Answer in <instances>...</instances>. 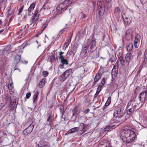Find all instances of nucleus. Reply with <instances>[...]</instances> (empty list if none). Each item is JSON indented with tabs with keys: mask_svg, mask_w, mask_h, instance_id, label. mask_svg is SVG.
I'll use <instances>...</instances> for the list:
<instances>
[{
	"mask_svg": "<svg viewBox=\"0 0 147 147\" xmlns=\"http://www.w3.org/2000/svg\"><path fill=\"white\" fill-rule=\"evenodd\" d=\"M121 134L124 137L123 139L127 144H132L135 142L136 134L134 131L130 129H125L123 130Z\"/></svg>",
	"mask_w": 147,
	"mask_h": 147,
	"instance_id": "1",
	"label": "nucleus"
},
{
	"mask_svg": "<svg viewBox=\"0 0 147 147\" xmlns=\"http://www.w3.org/2000/svg\"><path fill=\"white\" fill-rule=\"evenodd\" d=\"M113 116L117 118L116 119V122L117 123H119L122 121L121 118L123 116V114L121 112V109L120 107L117 108L113 113Z\"/></svg>",
	"mask_w": 147,
	"mask_h": 147,
	"instance_id": "2",
	"label": "nucleus"
},
{
	"mask_svg": "<svg viewBox=\"0 0 147 147\" xmlns=\"http://www.w3.org/2000/svg\"><path fill=\"white\" fill-rule=\"evenodd\" d=\"M98 8L99 11V15L102 16L105 12V6L102 0H98L97 2Z\"/></svg>",
	"mask_w": 147,
	"mask_h": 147,
	"instance_id": "3",
	"label": "nucleus"
},
{
	"mask_svg": "<svg viewBox=\"0 0 147 147\" xmlns=\"http://www.w3.org/2000/svg\"><path fill=\"white\" fill-rule=\"evenodd\" d=\"M138 105V104L136 101L131 99L128 102L127 108H130L136 110Z\"/></svg>",
	"mask_w": 147,
	"mask_h": 147,
	"instance_id": "4",
	"label": "nucleus"
},
{
	"mask_svg": "<svg viewBox=\"0 0 147 147\" xmlns=\"http://www.w3.org/2000/svg\"><path fill=\"white\" fill-rule=\"evenodd\" d=\"M18 98H16L10 103V107L11 110H16L18 104Z\"/></svg>",
	"mask_w": 147,
	"mask_h": 147,
	"instance_id": "5",
	"label": "nucleus"
},
{
	"mask_svg": "<svg viewBox=\"0 0 147 147\" xmlns=\"http://www.w3.org/2000/svg\"><path fill=\"white\" fill-rule=\"evenodd\" d=\"M147 94V90H146L142 92L140 94L138 97L140 101L143 102L145 100Z\"/></svg>",
	"mask_w": 147,
	"mask_h": 147,
	"instance_id": "6",
	"label": "nucleus"
},
{
	"mask_svg": "<svg viewBox=\"0 0 147 147\" xmlns=\"http://www.w3.org/2000/svg\"><path fill=\"white\" fill-rule=\"evenodd\" d=\"M90 43L89 47H90V51L92 53L93 52V49L96 46V41L95 40L93 37L91 38L90 42L89 41Z\"/></svg>",
	"mask_w": 147,
	"mask_h": 147,
	"instance_id": "7",
	"label": "nucleus"
},
{
	"mask_svg": "<svg viewBox=\"0 0 147 147\" xmlns=\"http://www.w3.org/2000/svg\"><path fill=\"white\" fill-rule=\"evenodd\" d=\"M67 2V1L65 0L62 3L59 4L57 8V10L60 11L64 10L65 7L68 6V5H65Z\"/></svg>",
	"mask_w": 147,
	"mask_h": 147,
	"instance_id": "8",
	"label": "nucleus"
},
{
	"mask_svg": "<svg viewBox=\"0 0 147 147\" xmlns=\"http://www.w3.org/2000/svg\"><path fill=\"white\" fill-rule=\"evenodd\" d=\"M40 14L38 13V11L36 10L34 15L31 17V19L36 23V22L38 20Z\"/></svg>",
	"mask_w": 147,
	"mask_h": 147,
	"instance_id": "9",
	"label": "nucleus"
},
{
	"mask_svg": "<svg viewBox=\"0 0 147 147\" xmlns=\"http://www.w3.org/2000/svg\"><path fill=\"white\" fill-rule=\"evenodd\" d=\"M34 126L30 125L27 128L24 130V133L25 135H28L30 134L33 130L34 128Z\"/></svg>",
	"mask_w": 147,
	"mask_h": 147,
	"instance_id": "10",
	"label": "nucleus"
},
{
	"mask_svg": "<svg viewBox=\"0 0 147 147\" xmlns=\"http://www.w3.org/2000/svg\"><path fill=\"white\" fill-rule=\"evenodd\" d=\"M118 125L111 124L109 125H107L105 128L104 130L105 131H108L111 130L115 128V127L118 126Z\"/></svg>",
	"mask_w": 147,
	"mask_h": 147,
	"instance_id": "11",
	"label": "nucleus"
},
{
	"mask_svg": "<svg viewBox=\"0 0 147 147\" xmlns=\"http://www.w3.org/2000/svg\"><path fill=\"white\" fill-rule=\"evenodd\" d=\"M122 17L125 24H128L131 22V20L125 16V14H123V15H122Z\"/></svg>",
	"mask_w": 147,
	"mask_h": 147,
	"instance_id": "12",
	"label": "nucleus"
},
{
	"mask_svg": "<svg viewBox=\"0 0 147 147\" xmlns=\"http://www.w3.org/2000/svg\"><path fill=\"white\" fill-rule=\"evenodd\" d=\"M14 62L16 64L21 62L22 63H24L21 60V55L18 54L16 56L14 59Z\"/></svg>",
	"mask_w": 147,
	"mask_h": 147,
	"instance_id": "13",
	"label": "nucleus"
},
{
	"mask_svg": "<svg viewBox=\"0 0 147 147\" xmlns=\"http://www.w3.org/2000/svg\"><path fill=\"white\" fill-rule=\"evenodd\" d=\"M140 40V37H135L134 40V46L135 48H138L139 45Z\"/></svg>",
	"mask_w": 147,
	"mask_h": 147,
	"instance_id": "14",
	"label": "nucleus"
},
{
	"mask_svg": "<svg viewBox=\"0 0 147 147\" xmlns=\"http://www.w3.org/2000/svg\"><path fill=\"white\" fill-rule=\"evenodd\" d=\"M118 70V64L116 63L114 65L113 67L112 70V72L115 73V74H117Z\"/></svg>",
	"mask_w": 147,
	"mask_h": 147,
	"instance_id": "15",
	"label": "nucleus"
},
{
	"mask_svg": "<svg viewBox=\"0 0 147 147\" xmlns=\"http://www.w3.org/2000/svg\"><path fill=\"white\" fill-rule=\"evenodd\" d=\"M132 57V54L131 53H127L125 56V59L126 62L129 63Z\"/></svg>",
	"mask_w": 147,
	"mask_h": 147,
	"instance_id": "16",
	"label": "nucleus"
},
{
	"mask_svg": "<svg viewBox=\"0 0 147 147\" xmlns=\"http://www.w3.org/2000/svg\"><path fill=\"white\" fill-rule=\"evenodd\" d=\"M144 56L145 57L142 63L143 66L146 65V63L147 62V49L146 50L144 53Z\"/></svg>",
	"mask_w": 147,
	"mask_h": 147,
	"instance_id": "17",
	"label": "nucleus"
},
{
	"mask_svg": "<svg viewBox=\"0 0 147 147\" xmlns=\"http://www.w3.org/2000/svg\"><path fill=\"white\" fill-rule=\"evenodd\" d=\"M79 130V128L76 127L73 128L68 131V134H71L73 133L77 132Z\"/></svg>",
	"mask_w": 147,
	"mask_h": 147,
	"instance_id": "18",
	"label": "nucleus"
},
{
	"mask_svg": "<svg viewBox=\"0 0 147 147\" xmlns=\"http://www.w3.org/2000/svg\"><path fill=\"white\" fill-rule=\"evenodd\" d=\"M133 29V28H129L126 32V36H130L131 37H132L133 36L132 34Z\"/></svg>",
	"mask_w": 147,
	"mask_h": 147,
	"instance_id": "19",
	"label": "nucleus"
},
{
	"mask_svg": "<svg viewBox=\"0 0 147 147\" xmlns=\"http://www.w3.org/2000/svg\"><path fill=\"white\" fill-rule=\"evenodd\" d=\"M127 113L128 115H131L133 114L136 110L130 108H127Z\"/></svg>",
	"mask_w": 147,
	"mask_h": 147,
	"instance_id": "20",
	"label": "nucleus"
},
{
	"mask_svg": "<svg viewBox=\"0 0 147 147\" xmlns=\"http://www.w3.org/2000/svg\"><path fill=\"white\" fill-rule=\"evenodd\" d=\"M35 6V4L34 3H32L28 8V13H30L34 9Z\"/></svg>",
	"mask_w": 147,
	"mask_h": 147,
	"instance_id": "21",
	"label": "nucleus"
},
{
	"mask_svg": "<svg viewBox=\"0 0 147 147\" xmlns=\"http://www.w3.org/2000/svg\"><path fill=\"white\" fill-rule=\"evenodd\" d=\"M45 78H43L40 82L39 84L38 85L39 87L40 88H42L43 86L45 85Z\"/></svg>",
	"mask_w": 147,
	"mask_h": 147,
	"instance_id": "22",
	"label": "nucleus"
},
{
	"mask_svg": "<svg viewBox=\"0 0 147 147\" xmlns=\"http://www.w3.org/2000/svg\"><path fill=\"white\" fill-rule=\"evenodd\" d=\"M66 74L64 73L62 74L60 78V80L62 82L64 81L69 76H66Z\"/></svg>",
	"mask_w": 147,
	"mask_h": 147,
	"instance_id": "23",
	"label": "nucleus"
},
{
	"mask_svg": "<svg viewBox=\"0 0 147 147\" xmlns=\"http://www.w3.org/2000/svg\"><path fill=\"white\" fill-rule=\"evenodd\" d=\"M35 24L33 20L31 18L29 22L27 24V25H28L29 26H30L31 28H32L34 26Z\"/></svg>",
	"mask_w": 147,
	"mask_h": 147,
	"instance_id": "24",
	"label": "nucleus"
},
{
	"mask_svg": "<svg viewBox=\"0 0 147 147\" xmlns=\"http://www.w3.org/2000/svg\"><path fill=\"white\" fill-rule=\"evenodd\" d=\"M133 45L131 43H130L126 47L127 50L128 51H131L133 48Z\"/></svg>",
	"mask_w": 147,
	"mask_h": 147,
	"instance_id": "25",
	"label": "nucleus"
},
{
	"mask_svg": "<svg viewBox=\"0 0 147 147\" xmlns=\"http://www.w3.org/2000/svg\"><path fill=\"white\" fill-rule=\"evenodd\" d=\"M39 94V92L38 91H36L35 92L33 96V100L34 102H35L38 100V97Z\"/></svg>",
	"mask_w": 147,
	"mask_h": 147,
	"instance_id": "26",
	"label": "nucleus"
},
{
	"mask_svg": "<svg viewBox=\"0 0 147 147\" xmlns=\"http://www.w3.org/2000/svg\"><path fill=\"white\" fill-rule=\"evenodd\" d=\"M61 60V62L63 64L65 65L68 64V61L67 60L65 59L64 57L59 58Z\"/></svg>",
	"mask_w": 147,
	"mask_h": 147,
	"instance_id": "27",
	"label": "nucleus"
},
{
	"mask_svg": "<svg viewBox=\"0 0 147 147\" xmlns=\"http://www.w3.org/2000/svg\"><path fill=\"white\" fill-rule=\"evenodd\" d=\"M100 78V74L98 72L97 74L95 77L94 79V82H97Z\"/></svg>",
	"mask_w": 147,
	"mask_h": 147,
	"instance_id": "28",
	"label": "nucleus"
},
{
	"mask_svg": "<svg viewBox=\"0 0 147 147\" xmlns=\"http://www.w3.org/2000/svg\"><path fill=\"white\" fill-rule=\"evenodd\" d=\"M71 37H68L67 39L66 42L64 44V46L65 48L67 47L69 44V42H70L71 40Z\"/></svg>",
	"mask_w": 147,
	"mask_h": 147,
	"instance_id": "29",
	"label": "nucleus"
},
{
	"mask_svg": "<svg viewBox=\"0 0 147 147\" xmlns=\"http://www.w3.org/2000/svg\"><path fill=\"white\" fill-rule=\"evenodd\" d=\"M61 13H62V11L57 10L55 12L53 16V18H54L58 16L59 14H61Z\"/></svg>",
	"mask_w": 147,
	"mask_h": 147,
	"instance_id": "30",
	"label": "nucleus"
},
{
	"mask_svg": "<svg viewBox=\"0 0 147 147\" xmlns=\"http://www.w3.org/2000/svg\"><path fill=\"white\" fill-rule=\"evenodd\" d=\"M79 128V129H80L81 130H82V131H83V132H84V125L83 123H81L80 124Z\"/></svg>",
	"mask_w": 147,
	"mask_h": 147,
	"instance_id": "31",
	"label": "nucleus"
},
{
	"mask_svg": "<svg viewBox=\"0 0 147 147\" xmlns=\"http://www.w3.org/2000/svg\"><path fill=\"white\" fill-rule=\"evenodd\" d=\"M119 60L122 64L124 65L125 63L124 59L121 56H120L119 58Z\"/></svg>",
	"mask_w": 147,
	"mask_h": 147,
	"instance_id": "32",
	"label": "nucleus"
},
{
	"mask_svg": "<svg viewBox=\"0 0 147 147\" xmlns=\"http://www.w3.org/2000/svg\"><path fill=\"white\" fill-rule=\"evenodd\" d=\"M71 72V69H69L66 71L64 72L66 74V76H69Z\"/></svg>",
	"mask_w": 147,
	"mask_h": 147,
	"instance_id": "33",
	"label": "nucleus"
},
{
	"mask_svg": "<svg viewBox=\"0 0 147 147\" xmlns=\"http://www.w3.org/2000/svg\"><path fill=\"white\" fill-rule=\"evenodd\" d=\"M111 98L110 97H108L107 100L105 104V106H106L107 107L111 103Z\"/></svg>",
	"mask_w": 147,
	"mask_h": 147,
	"instance_id": "34",
	"label": "nucleus"
},
{
	"mask_svg": "<svg viewBox=\"0 0 147 147\" xmlns=\"http://www.w3.org/2000/svg\"><path fill=\"white\" fill-rule=\"evenodd\" d=\"M67 30V28L63 29L62 30L60 31L59 33L58 34V35L59 36H63V35H62V34H63V33L64 31H66V30Z\"/></svg>",
	"mask_w": 147,
	"mask_h": 147,
	"instance_id": "35",
	"label": "nucleus"
},
{
	"mask_svg": "<svg viewBox=\"0 0 147 147\" xmlns=\"http://www.w3.org/2000/svg\"><path fill=\"white\" fill-rule=\"evenodd\" d=\"M47 26V24L46 23H45L42 26V31L41 32H40V33H39V34H40L43 31V30L46 28Z\"/></svg>",
	"mask_w": 147,
	"mask_h": 147,
	"instance_id": "36",
	"label": "nucleus"
},
{
	"mask_svg": "<svg viewBox=\"0 0 147 147\" xmlns=\"http://www.w3.org/2000/svg\"><path fill=\"white\" fill-rule=\"evenodd\" d=\"M120 11L119 8L118 7H117L115 8L114 9V12L116 14H118Z\"/></svg>",
	"mask_w": 147,
	"mask_h": 147,
	"instance_id": "37",
	"label": "nucleus"
},
{
	"mask_svg": "<svg viewBox=\"0 0 147 147\" xmlns=\"http://www.w3.org/2000/svg\"><path fill=\"white\" fill-rule=\"evenodd\" d=\"M87 48L86 47H84L82 49L81 53H83L85 54L87 53Z\"/></svg>",
	"mask_w": 147,
	"mask_h": 147,
	"instance_id": "38",
	"label": "nucleus"
},
{
	"mask_svg": "<svg viewBox=\"0 0 147 147\" xmlns=\"http://www.w3.org/2000/svg\"><path fill=\"white\" fill-rule=\"evenodd\" d=\"M59 109H60V112L61 113H62V115H63V112L64 111V108L62 106H60L59 107Z\"/></svg>",
	"mask_w": 147,
	"mask_h": 147,
	"instance_id": "39",
	"label": "nucleus"
},
{
	"mask_svg": "<svg viewBox=\"0 0 147 147\" xmlns=\"http://www.w3.org/2000/svg\"><path fill=\"white\" fill-rule=\"evenodd\" d=\"M48 73L46 71H44L42 72V75L44 77H47L48 75Z\"/></svg>",
	"mask_w": 147,
	"mask_h": 147,
	"instance_id": "40",
	"label": "nucleus"
},
{
	"mask_svg": "<svg viewBox=\"0 0 147 147\" xmlns=\"http://www.w3.org/2000/svg\"><path fill=\"white\" fill-rule=\"evenodd\" d=\"M8 87L9 90H12L13 88L12 84H9Z\"/></svg>",
	"mask_w": 147,
	"mask_h": 147,
	"instance_id": "41",
	"label": "nucleus"
},
{
	"mask_svg": "<svg viewBox=\"0 0 147 147\" xmlns=\"http://www.w3.org/2000/svg\"><path fill=\"white\" fill-rule=\"evenodd\" d=\"M59 58H61L63 57H64L62 55L64 53V52H59Z\"/></svg>",
	"mask_w": 147,
	"mask_h": 147,
	"instance_id": "42",
	"label": "nucleus"
},
{
	"mask_svg": "<svg viewBox=\"0 0 147 147\" xmlns=\"http://www.w3.org/2000/svg\"><path fill=\"white\" fill-rule=\"evenodd\" d=\"M101 86H99L97 88L96 92H98V93H99L101 90Z\"/></svg>",
	"mask_w": 147,
	"mask_h": 147,
	"instance_id": "43",
	"label": "nucleus"
},
{
	"mask_svg": "<svg viewBox=\"0 0 147 147\" xmlns=\"http://www.w3.org/2000/svg\"><path fill=\"white\" fill-rule=\"evenodd\" d=\"M31 94L30 92H28L26 94V98L27 99L29 98L31 96Z\"/></svg>",
	"mask_w": 147,
	"mask_h": 147,
	"instance_id": "44",
	"label": "nucleus"
},
{
	"mask_svg": "<svg viewBox=\"0 0 147 147\" xmlns=\"http://www.w3.org/2000/svg\"><path fill=\"white\" fill-rule=\"evenodd\" d=\"M51 115H50L48 117V118L47 119V122H50L51 121Z\"/></svg>",
	"mask_w": 147,
	"mask_h": 147,
	"instance_id": "45",
	"label": "nucleus"
},
{
	"mask_svg": "<svg viewBox=\"0 0 147 147\" xmlns=\"http://www.w3.org/2000/svg\"><path fill=\"white\" fill-rule=\"evenodd\" d=\"M81 17L82 19L84 18H86V16L82 12H81Z\"/></svg>",
	"mask_w": 147,
	"mask_h": 147,
	"instance_id": "46",
	"label": "nucleus"
},
{
	"mask_svg": "<svg viewBox=\"0 0 147 147\" xmlns=\"http://www.w3.org/2000/svg\"><path fill=\"white\" fill-rule=\"evenodd\" d=\"M51 60L53 61L55 59V56L53 55L51 56L50 57Z\"/></svg>",
	"mask_w": 147,
	"mask_h": 147,
	"instance_id": "47",
	"label": "nucleus"
},
{
	"mask_svg": "<svg viewBox=\"0 0 147 147\" xmlns=\"http://www.w3.org/2000/svg\"><path fill=\"white\" fill-rule=\"evenodd\" d=\"M6 98L7 100H10V99H11V97L9 95L7 94V95L6 96Z\"/></svg>",
	"mask_w": 147,
	"mask_h": 147,
	"instance_id": "48",
	"label": "nucleus"
},
{
	"mask_svg": "<svg viewBox=\"0 0 147 147\" xmlns=\"http://www.w3.org/2000/svg\"><path fill=\"white\" fill-rule=\"evenodd\" d=\"M110 60L111 63H113L115 60V59L114 57H113L110 59Z\"/></svg>",
	"mask_w": 147,
	"mask_h": 147,
	"instance_id": "49",
	"label": "nucleus"
},
{
	"mask_svg": "<svg viewBox=\"0 0 147 147\" xmlns=\"http://www.w3.org/2000/svg\"><path fill=\"white\" fill-rule=\"evenodd\" d=\"M75 53V51H73L72 50H71V51L69 52L70 54L72 55H74Z\"/></svg>",
	"mask_w": 147,
	"mask_h": 147,
	"instance_id": "50",
	"label": "nucleus"
},
{
	"mask_svg": "<svg viewBox=\"0 0 147 147\" xmlns=\"http://www.w3.org/2000/svg\"><path fill=\"white\" fill-rule=\"evenodd\" d=\"M105 83V80L103 78L102 79V81L101 82V84L102 85H103Z\"/></svg>",
	"mask_w": 147,
	"mask_h": 147,
	"instance_id": "51",
	"label": "nucleus"
},
{
	"mask_svg": "<svg viewBox=\"0 0 147 147\" xmlns=\"http://www.w3.org/2000/svg\"><path fill=\"white\" fill-rule=\"evenodd\" d=\"M76 47H74L71 49V50H72L73 51H75V53H76Z\"/></svg>",
	"mask_w": 147,
	"mask_h": 147,
	"instance_id": "52",
	"label": "nucleus"
},
{
	"mask_svg": "<svg viewBox=\"0 0 147 147\" xmlns=\"http://www.w3.org/2000/svg\"><path fill=\"white\" fill-rule=\"evenodd\" d=\"M90 111V110L88 109H86L84 111V113L86 114H87Z\"/></svg>",
	"mask_w": 147,
	"mask_h": 147,
	"instance_id": "53",
	"label": "nucleus"
},
{
	"mask_svg": "<svg viewBox=\"0 0 147 147\" xmlns=\"http://www.w3.org/2000/svg\"><path fill=\"white\" fill-rule=\"evenodd\" d=\"M4 106V105L0 101V108H1Z\"/></svg>",
	"mask_w": 147,
	"mask_h": 147,
	"instance_id": "54",
	"label": "nucleus"
},
{
	"mask_svg": "<svg viewBox=\"0 0 147 147\" xmlns=\"http://www.w3.org/2000/svg\"><path fill=\"white\" fill-rule=\"evenodd\" d=\"M64 64L63 63H62L60 65H59L61 69L63 68L64 67Z\"/></svg>",
	"mask_w": 147,
	"mask_h": 147,
	"instance_id": "55",
	"label": "nucleus"
},
{
	"mask_svg": "<svg viewBox=\"0 0 147 147\" xmlns=\"http://www.w3.org/2000/svg\"><path fill=\"white\" fill-rule=\"evenodd\" d=\"M9 92L11 95H12L13 94L14 92L13 91L11 90L10 91H9Z\"/></svg>",
	"mask_w": 147,
	"mask_h": 147,
	"instance_id": "56",
	"label": "nucleus"
},
{
	"mask_svg": "<svg viewBox=\"0 0 147 147\" xmlns=\"http://www.w3.org/2000/svg\"><path fill=\"white\" fill-rule=\"evenodd\" d=\"M99 93H98V92H96V93L95 94L94 96V97H96L98 94Z\"/></svg>",
	"mask_w": 147,
	"mask_h": 147,
	"instance_id": "57",
	"label": "nucleus"
},
{
	"mask_svg": "<svg viewBox=\"0 0 147 147\" xmlns=\"http://www.w3.org/2000/svg\"><path fill=\"white\" fill-rule=\"evenodd\" d=\"M76 113V110H75L73 112V115H75V114Z\"/></svg>",
	"mask_w": 147,
	"mask_h": 147,
	"instance_id": "58",
	"label": "nucleus"
},
{
	"mask_svg": "<svg viewBox=\"0 0 147 147\" xmlns=\"http://www.w3.org/2000/svg\"><path fill=\"white\" fill-rule=\"evenodd\" d=\"M111 0H105V1L107 3H109L111 1Z\"/></svg>",
	"mask_w": 147,
	"mask_h": 147,
	"instance_id": "59",
	"label": "nucleus"
},
{
	"mask_svg": "<svg viewBox=\"0 0 147 147\" xmlns=\"http://www.w3.org/2000/svg\"><path fill=\"white\" fill-rule=\"evenodd\" d=\"M23 6H22V7L20 9V11H19L20 13H21V11L23 9Z\"/></svg>",
	"mask_w": 147,
	"mask_h": 147,
	"instance_id": "60",
	"label": "nucleus"
},
{
	"mask_svg": "<svg viewBox=\"0 0 147 147\" xmlns=\"http://www.w3.org/2000/svg\"><path fill=\"white\" fill-rule=\"evenodd\" d=\"M114 82H112L111 83V84H110L112 86H113V85H114Z\"/></svg>",
	"mask_w": 147,
	"mask_h": 147,
	"instance_id": "61",
	"label": "nucleus"
},
{
	"mask_svg": "<svg viewBox=\"0 0 147 147\" xmlns=\"http://www.w3.org/2000/svg\"><path fill=\"white\" fill-rule=\"evenodd\" d=\"M3 31H4V30L3 29L1 30H0V34H1L2 32H3Z\"/></svg>",
	"mask_w": 147,
	"mask_h": 147,
	"instance_id": "62",
	"label": "nucleus"
},
{
	"mask_svg": "<svg viewBox=\"0 0 147 147\" xmlns=\"http://www.w3.org/2000/svg\"><path fill=\"white\" fill-rule=\"evenodd\" d=\"M2 23V22L1 21V20H0V25H1Z\"/></svg>",
	"mask_w": 147,
	"mask_h": 147,
	"instance_id": "63",
	"label": "nucleus"
},
{
	"mask_svg": "<svg viewBox=\"0 0 147 147\" xmlns=\"http://www.w3.org/2000/svg\"><path fill=\"white\" fill-rule=\"evenodd\" d=\"M38 34L36 35V37H38Z\"/></svg>",
	"mask_w": 147,
	"mask_h": 147,
	"instance_id": "64",
	"label": "nucleus"
}]
</instances>
